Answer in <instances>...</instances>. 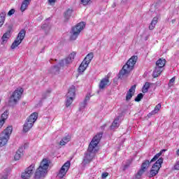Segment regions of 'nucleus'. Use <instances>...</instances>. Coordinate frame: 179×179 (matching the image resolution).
Here are the masks:
<instances>
[{
  "label": "nucleus",
  "mask_w": 179,
  "mask_h": 179,
  "mask_svg": "<svg viewBox=\"0 0 179 179\" xmlns=\"http://www.w3.org/2000/svg\"><path fill=\"white\" fill-rule=\"evenodd\" d=\"M41 29L44 30L45 33L47 34L48 31H50L51 27L50 26V24L45 23L42 25Z\"/></svg>",
  "instance_id": "c756f323"
},
{
  "label": "nucleus",
  "mask_w": 179,
  "mask_h": 179,
  "mask_svg": "<svg viewBox=\"0 0 179 179\" xmlns=\"http://www.w3.org/2000/svg\"><path fill=\"white\" fill-rule=\"evenodd\" d=\"M50 166V163L48 162V159H44L41 162L40 166L36 169L34 178L35 179H41L45 177V174H47V170H48V167Z\"/></svg>",
  "instance_id": "7ed1b4c3"
},
{
  "label": "nucleus",
  "mask_w": 179,
  "mask_h": 179,
  "mask_svg": "<svg viewBox=\"0 0 179 179\" xmlns=\"http://www.w3.org/2000/svg\"><path fill=\"white\" fill-rule=\"evenodd\" d=\"M13 129V128L12 126H9L0 134V148L5 146V145L8 143V141H9V138H10V135L12 134Z\"/></svg>",
  "instance_id": "39448f33"
},
{
  "label": "nucleus",
  "mask_w": 179,
  "mask_h": 179,
  "mask_svg": "<svg viewBox=\"0 0 179 179\" xmlns=\"http://www.w3.org/2000/svg\"><path fill=\"white\" fill-rule=\"evenodd\" d=\"M149 87H150V83L148 82L145 83L142 89L143 93H148V91L149 90Z\"/></svg>",
  "instance_id": "2f4dec72"
},
{
  "label": "nucleus",
  "mask_w": 179,
  "mask_h": 179,
  "mask_svg": "<svg viewBox=\"0 0 179 179\" xmlns=\"http://www.w3.org/2000/svg\"><path fill=\"white\" fill-rule=\"evenodd\" d=\"M86 24L83 22H81L77 24L75 27H73L71 29V40H76L78 38V36L80 34V31H82L83 29H85Z\"/></svg>",
  "instance_id": "6e6552de"
},
{
  "label": "nucleus",
  "mask_w": 179,
  "mask_h": 179,
  "mask_svg": "<svg viewBox=\"0 0 179 179\" xmlns=\"http://www.w3.org/2000/svg\"><path fill=\"white\" fill-rule=\"evenodd\" d=\"M76 56V53L75 52H73L71 53L69 57H67L66 59H64V64L65 65H69V64H71L72 61L75 59V57Z\"/></svg>",
  "instance_id": "2eb2a0df"
},
{
  "label": "nucleus",
  "mask_w": 179,
  "mask_h": 179,
  "mask_svg": "<svg viewBox=\"0 0 179 179\" xmlns=\"http://www.w3.org/2000/svg\"><path fill=\"white\" fill-rule=\"evenodd\" d=\"M25 36H26V31L24 29H22L19 32V34L16 38V40H15L14 42L12 43L11 49L15 50V48H16V47H19V45H20V44H22V42L24 39Z\"/></svg>",
  "instance_id": "1a4fd4ad"
},
{
  "label": "nucleus",
  "mask_w": 179,
  "mask_h": 179,
  "mask_svg": "<svg viewBox=\"0 0 179 179\" xmlns=\"http://www.w3.org/2000/svg\"><path fill=\"white\" fill-rule=\"evenodd\" d=\"M52 69L55 72H59V71L61 69V67L59 65L57 64L53 66Z\"/></svg>",
  "instance_id": "4c0bfd02"
},
{
  "label": "nucleus",
  "mask_w": 179,
  "mask_h": 179,
  "mask_svg": "<svg viewBox=\"0 0 179 179\" xmlns=\"http://www.w3.org/2000/svg\"><path fill=\"white\" fill-rule=\"evenodd\" d=\"M35 165L34 164H31L28 168H27L24 171V172L22 173L21 174V178L22 179H29L31 176H33V173H34Z\"/></svg>",
  "instance_id": "9d476101"
},
{
  "label": "nucleus",
  "mask_w": 179,
  "mask_h": 179,
  "mask_svg": "<svg viewBox=\"0 0 179 179\" xmlns=\"http://www.w3.org/2000/svg\"><path fill=\"white\" fill-rule=\"evenodd\" d=\"M155 114H156L155 113H153V110L151 111L148 115V117H152V115H155Z\"/></svg>",
  "instance_id": "8fccbe9b"
},
{
  "label": "nucleus",
  "mask_w": 179,
  "mask_h": 179,
  "mask_svg": "<svg viewBox=\"0 0 179 179\" xmlns=\"http://www.w3.org/2000/svg\"><path fill=\"white\" fill-rule=\"evenodd\" d=\"M93 53L88 54L84 59L83 62H86L88 65L92 62V59H93Z\"/></svg>",
  "instance_id": "c85d7f7f"
},
{
  "label": "nucleus",
  "mask_w": 179,
  "mask_h": 179,
  "mask_svg": "<svg viewBox=\"0 0 179 179\" xmlns=\"http://www.w3.org/2000/svg\"><path fill=\"white\" fill-rule=\"evenodd\" d=\"M117 6V4L115 3H113L112 5V8H115Z\"/></svg>",
  "instance_id": "864d4df0"
},
{
  "label": "nucleus",
  "mask_w": 179,
  "mask_h": 179,
  "mask_svg": "<svg viewBox=\"0 0 179 179\" xmlns=\"http://www.w3.org/2000/svg\"><path fill=\"white\" fill-rule=\"evenodd\" d=\"M37 118H38V113L34 112L29 117H27V121L24 124L23 131L24 132H29V129L33 128V125L37 121Z\"/></svg>",
  "instance_id": "20e7f679"
},
{
  "label": "nucleus",
  "mask_w": 179,
  "mask_h": 179,
  "mask_svg": "<svg viewBox=\"0 0 179 179\" xmlns=\"http://www.w3.org/2000/svg\"><path fill=\"white\" fill-rule=\"evenodd\" d=\"M176 82V78L173 77L170 80H169V85H171V83H174Z\"/></svg>",
  "instance_id": "09e8293b"
},
{
  "label": "nucleus",
  "mask_w": 179,
  "mask_h": 179,
  "mask_svg": "<svg viewBox=\"0 0 179 179\" xmlns=\"http://www.w3.org/2000/svg\"><path fill=\"white\" fill-rule=\"evenodd\" d=\"M81 3L83 5H89V3H90V0H81Z\"/></svg>",
  "instance_id": "79ce46f5"
},
{
  "label": "nucleus",
  "mask_w": 179,
  "mask_h": 179,
  "mask_svg": "<svg viewBox=\"0 0 179 179\" xmlns=\"http://www.w3.org/2000/svg\"><path fill=\"white\" fill-rule=\"evenodd\" d=\"M8 115H9V113L8 110H6L2 115H1V120H3L4 121H6L8 119Z\"/></svg>",
  "instance_id": "c9c22d12"
},
{
  "label": "nucleus",
  "mask_w": 179,
  "mask_h": 179,
  "mask_svg": "<svg viewBox=\"0 0 179 179\" xmlns=\"http://www.w3.org/2000/svg\"><path fill=\"white\" fill-rule=\"evenodd\" d=\"M0 103H1V99H0Z\"/></svg>",
  "instance_id": "4d7b16f0"
},
{
  "label": "nucleus",
  "mask_w": 179,
  "mask_h": 179,
  "mask_svg": "<svg viewBox=\"0 0 179 179\" xmlns=\"http://www.w3.org/2000/svg\"><path fill=\"white\" fill-rule=\"evenodd\" d=\"M89 66V64L86 62H83L80 64V66L78 67V73H83L84 71H86V68Z\"/></svg>",
  "instance_id": "aec40b11"
},
{
  "label": "nucleus",
  "mask_w": 179,
  "mask_h": 179,
  "mask_svg": "<svg viewBox=\"0 0 179 179\" xmlns=\"http://www.w3.org/2000/svg\"><path fill=\"white\" fill-rule=\"evenodd\" d=\"M160 108H162V104L158 103L152 110V113H155V114H157V113L160 111Z\"/></svg>",
  "instance_id": "f704fd0d"
},
{
  "label": "nucleus",
  "mask_w": 179,
  "mask_h": 179,
  "mask_svg": "<svg viewBox=\"0 0 179 179\" xmlns=\"http://www.w3.org/2000/svg\"><path fill=\"white\" fill-rule=\"evenodd\" d=\"M15 12H16V10H15V8H12L11 10H10L8 13V16H12V15H15Z\"/></svg>",
  "instance_id": "ea45409f"
},
{
  "label": "nucleus",
  "mask_w": 179,
  "mask_h": 179,
  "mask_svg": "<svg viewBox=\"0 0 179 179\" xmlns=\"http://www.w3.org/2000/svg\"><path fill=\"white\" fill-rule=\"evenodd\" d=\"M9 37H10V34L9 31H6L1 37V44H6L8 43V40H9Z\"/></svg>",
  "instance_id": "6ab92c4d"
},
{
  "label": "nucleus",
  "mask_w": 179,
  "mask_h": 179,
  "mask_svg": "<svg viewBox=\"0 0 179 179\" xmlns=\"http://www.w3.org/2000/svg\"><path fill=\"white\" fill-rule=\"evenodd\" d=\"M127 2V0H122V3H125Z\"/></svg>",
  "instance_id": "6e6d98bb"
},
{
  "label": "nucleus",
  "mask_w": 179,
  "mask_h": 179,
  "mask_svg": "<svg viewBox=\"0 0 179 179\" xmlns=\"http://www.w3.org/2000/svg\"><path fill=\"white\" fill-rule=\"evenodd\" d=\"M71 141V136L67 135L64 136L59 142L60 146H65Z\"/></svg>",
  "instance_id": "412c9836"
},
{
  "label": "nucleus",
  "mask_w": 179,
  "mask_h": 179,
  "mask_svg": "<svg viewBox=\"0 0 179 179\" xmlns=\"http://www.w3.org/2000/svg\"><path fill=\"white\" fill-rule=\"evenodd\" d=\"M138 61V56H132L127 62L123 66L122 70L119 72V79H123L128 76L129 73H131V71L134 69L135 64Z\"/></svg>",
  "instance_id": "f03ea898"
},
{
  "label": "nucleus",
  "mask_w": 179,
  "mask_h": 179,
  "mask_svg": "<svg viewBox=\"0 0 179 179\" xmlns=\"http://www.w3.org/2000/svg\"><path fill=\"white\" fill-rule=\"evenodd\" d=\"M150 163L152 162H150V161L148 159L144 160L141 166V169H143L144 170L147 171L148 169H149V166H150Z\"/></svg>",
  "instance_id": "393cba45"
},
{
  "label": "nucleus",
  "mask_w": 179,
  "mask_h": 179,
  "mask_svg": "<svg viewBox=\"0 0 179 179\" xmlns=\"http://www.w3.org/2000/svg\"><path fill=\"white\" fill-rule=\"evenodd\" d=\"M136 89V85H134L131 87V88L129 90V91L127 93L126 95V101H129L131 99H132V96L134 94H135V90Z\"/></svg>",
  "instance_id": "ddd939ff"
},
{
  "label": "nucleus",
  "mask_w": 179,
  "mask_h": 179,
  "mask_svg": "<svg viewBox=\"0 0 179 179\" xmlns=\"http://www.w3.org/2000/svg\"><path fill=\"white\" fill-rule=\"evenodd\" d=\"M57 0H48L49 3H54Z\"/></svg>",
  "instance_id": "603ef678"
},
{
  "label": "nucleus",
  "mask_w": 179,
  "mask_h": 179,
  "mask_svg": "<svg viewBox=\"0 0 179 179\" xmlns=\"http://www.w3.org/2000/svg\"><path fill=\"white\" fill-rule=\"evenodd\" d=\"M171 22L173 24L176 23V19L172 20Z\"/></svg>",
  "instance_id": "5fc2aeb1"
},
{
  "label": "nucleus",
  "mask_w": 179,
  "mask_h": 179,
  "mask_svg": "<svg viewBox=\"0 0 179 179\" xmlns=\"http://www.w3.org/2000/svg\"><path fill=\"white\" fill-rule=\"evenodd\" d=\"M162 164H163V157H160L156 162L152 165L151 169L150 170L149 178L156 177L159 174V171L162 168Z\"/></svg>",
  "instance_id": "0eeeda50"
},
{
  "label": "nucleus",
  "mask_w": 179,
  "mask_h": 179,
  "mask_svg": "<svg viewBox=\"0 0 179 179\" xmlns=\"http://www.w3.org/2000/svg\"><path fill=\"white\" fill-rule=\"evenodd\" d=\"M157 22H159V17H154L149 26V29L153 30V29H155L156 27V24H157Z\"/></svg>",
  "instance_id": "4be33fe9"
},
{
  "label": "nucleus",
  "mask_w": 179,
  "mask_h": 179,
  "mask_svg": "<svg viewBox=\"0 0 179 179\" xmlns=\"http://www.w3.org/2000/svg\"><path fill=\"white\" fill-rule=\"evenodd\" d=\"M101 138H103V133H99L92 138L89 145L87 152L85 153L83 159L84 164H88V163H90V162L93 160L94 155H96V152H97L96 147L100 143V139H101Z\"/></svg>",
  "instance_id": "f257e3e1"
},
{
  "label": "nucleus",
  "mask_w": 179,
  "mask_h": 179,
  "mask_svg": "<svg viewBox=\"0 0 179 179\" xmlns=\"http://www.w3.org/2000/svg\"><path fill=\"white\" fill-rule=\"evenodd\" d=\"M73 13V9L72 8H69L64 12V15L65 22H68V20L71 19V17L72 16Z\"/></svg>",
  "instance_id": "dca6fc26"
},
{
  "label": "nucleus",
  "mask_w": 179,
  "mask_h": 179,
  "mask_svg": "<svg viewBox=\"0 0 179 179\" xmlns=\"http://www.w3.org/2000/svg\"><path fill=\"white\" fill-rule=\"evenodd\" d=\"M129 164H131V162H129V164H127L126 165H124V170H127V169H128V167H129Z\"/></svg>",
  "instance_id": "3c124183"
},
{
  "label": "nucleus",
  "mask_w": 179,
  "mask_h": 179,
  "mask_svg": "<svg viewBox=\"0 0 179 179\" xmlns=\"http://www.w3.org/2000/svg\"><path fill=\"white\" fill-rule=\"evenodd\" d=\"M166 65V59H159L156 62V66L163 68Z\"/></svg>",
  "instance_id": "bb28decb"
},
{
  "label": "nucleus",
  "mask_w": 179,
  "mask_h": 179,
  "mask_svg": "<svg viewBox=\"0 0 179 179\" xmlns=\"http://www.w3.org/2000/svg\"><path fill=\"white\" fill-rule=\"evenodd\" d=\"M167 150H162L159 153L156 154L154 157L150 160V163H153L155 162H156V160H157V159H159V157H160L162 156V155H163L164 152H166Z\"/></svg>",
  "instance_id": "a878e982"
},
{
  "label": "nucleus",
  "mask_w": 179,
  "mask_h": 179,
  "mask_svg": "<svg viewBox=\"0 0 179 179\" xmlns=\"http://www.w3.org/2000/svg\"><path fill=\"white\" fill-rule=\"evenodd\" d=\"M142 99H143V94L140 93L137 95V96L135 98L134 101L139 102L141 101V100H142Z\"/></svg>",
  "instance_id": "e433bc0d"
},
{
  "label": "nucleus",
  "mask_w": 179,
  "mask_h": 179,
  "mask_svg": "<svg viewBox=\"0 0 179 179\" xmlns=\"http://www.w3.org/2000/svg\"><path fill=\"white\" fill-rule=\"evenodd\" d=\"M174 169L175 170H179V160L174 165Z\"/></svg>",
  "instance_id": "a18cd8bd"
},
{
  "label": "nucleus",
  "mask_w": 179,
  "mask_h": 179,
  "mask_svg": "<svg viewBox=\"0 0 179 179\" xmlns=\"http://www.w3.org/2000/svg\"><path fill=\"white\" fill-rule=\"evenodd\" d=\"M23 88H17L10 96L8 103L10 106H16L17 104V101L20 100V97H22V94H23Z\"/></svg>",
  "instance_id": "423d86ee"
},
{
  "label": "nucleus",
  "mask_w": 179,
  "mask_h": 179,
  "mask_svg": "<svg viewBox=\"0 0 179 179\" xmlns=\"http://www.w3.org/2000/svg\"><path fill=\"white\" fill-rule=\"evenodd\" d=\"M108 83H110V80H108V78H103L99 85V87L100 90H103L106 89V86H108Z\"/></svg>",
  "instance_id": "4468645a"
},
{
  "label": "nucleus",
  "mask_w": 179,
  "mask_h": 179,
  "mask_svg": "<svg viewBox=\"0 0 179 179\" xmlns=\"http://www.w3.org/2000/svg\"><path fill=\"white\" fill-rule=\"evenodd\" d=\"M118 127H120V117H116L110 126V129H115Z\"/></svg>",
  "instance_id": "b1692460"
},
{
  "label": "nucleus",
  "mask_w": 179,
  "mask_h": 179,
  "mask_svg": "<svg viewBox=\"0 0 179 179\" xmlns=\"http://www.w3.org/2000/svg\"><path fill=\"white\" fill-rule=\"evenodd\" d=\"M72 103H73V98H72V96H66V107H69Z\"/></svg>",
  "instance_id": "7c9ffc66"
},
{
  "label": "nucleus",
  "mask_w": 179,
  "mask_h": 179,
  "mask_svg": "<svg viewBox=\"0 0 179 179\" xmlns=\"http://www.w3.org/2000/svg\"><path fill=\"white\" fill-rule=\"evenodd\" d=\"M86 106H87V103L85 102V101L80 103V110H83V108H85L86 107Z\"/></svg>",
  "instance_id": "58836bf2"
},
{
  "label": "nucleus",
  "mask_w": 179,
  "mask_h": 179,
  "mask_svg": "<svg viewBox=\"0 0 179 179\" xmlns=\"http://www.w3.org/2000/svg\"><path fill=\"white\" fill-rule=\"evenodd\" d=\"M57 65H59V66L60 68H62V66H64L65 65V61L64 60H60V62H59V64Z\"/></svg>",
  "instance_id": "37998d69"
},
{
  "label": "nucleus",
  "mask_w": 179,
  "mask_h": 179,
  "mask_svg": "<svg viewBox=\"0 0 179 179\" xmlns=\"http://www.w3.org/2000/svg\"><path fill=\"white\" fill-rule=\"evenodd\" d=\"M101 177L103 179L107 178V177H108V173H107V172L103 173L101 175Z\"/></svg>",
  "instance_id": "c03bdc74"
},
{
  "label": "nucleus",
  "mask_w": 179,
  "mask_h": 179,
  "mask_svg": "<svg viewBox=\"0 0 179 179\" xmlns=\"http://www.w3.org/2000/svg\"><path fill=\"white\" fill-rule=\"evenodd\" d=\"M6 16V13L5 11L2 12L0 14V27H2V26H3V24L5 23Z\"/></svg>",
  "instance_id": "cd10ccee"
},
{
  "label": "nucleus",
  "mask_w": 179,
  "mask_h": 179,
  "mask_svg": "<svg viewBox=\"0 0 179 179\" xmlns=\"http://www.w3.org/2000/svg\"><path fill=\"white\" fill-rule=\"evenodd\" d=\"M31 0H24L22 3L20 10L21 12H24L27 9V6L30 5V1Z\"/></svg>",
  "instance_id": "a211bd4d"
},
{
  "label": "nucleus",
  "mask_w": 179,
  "mask_h": 179,
  "mask_svg": "<svg viewBox=\"0 0 179 179\" xmlns=\"http://www.w3.org/2000/svg\"><path fill=\"white\" fill-rule=\"evenodd\" d=\"M52 90L51 88H48L45 92H43L42 94V99H47V96H48V94H50V93H51Z\"/></svg>",
  "instance_id": "72a5a7b5"
},
{
  "label": "nucleus",
  "mask_w": 179,
  "mask_h": 179,
  "mask_svg": "<svg viewBox=\"0 0 179 179\" xmlns=\"http://www.w3.org/2000/svg\"><path fill=\"white\" fill-rule=\"evenodd\" d=\"M145 171H146L145 169L141 167L140 170L136 175V178H140V177L143 175V173H145Z\"/></svg>",
  "instance_id": "473e14b6"
},
{
  "label": "nucleus",
  "mask_w": 179,
  "mask_h": 179,
  "mask_svg": "<svg viewBox=\"0 0 179 179\" xmlns=\"http://www.w3.org/2000/svg\"><path fill=\"white\" fill-rule=\"evenodd\" d=\"M163 72V68L156 66L155 69L153 71L154 78H157L160 73Z\"/></svg>",
  "instance_id": "5701e85b"
},
{
  "label": "nucleus",
  "mask_w": 179,
  "mask_h": 179,
  "mask_svg": "<svg viewBox=\"0 0 179 179\" xmlns=\"http://www.w3.org/2000/svg\"><path fill=\"white\" fill-rule=\"evenodd\" d=\"M71 167V162L67 161L62 166V168L59 170V172L58 173V177L59 178H64V176H66V173H68V171L69 170V168Z\"/></svg>",
  "instance_id": "9b49d317"
},
{
  "label": "nucleus",
  "mask_w": 179,
  "mask_h": 179,
  "mask_svg": "<svg viewBox=\"0 0 179 179\" xmlns=\"http://www.w3.org/2000/svg\"><path fill=\"white\" fill-rule=\"evenodd\" d=\"M90 100V96L87 95V96H85V99L84 101H85V103H87V101H89Z\"/></svg>",
  "instance_id": "49530a36"
},
{
  "label": "nucleus",
  "mask_w": 179,
  "mask_h": 179,
  "mask_svg": "<svg viewBox=\"0 0 179 179\" xmlns=\"http://www.w3.org/2000/svg\"><path fill=\"white\" fill-rule=\"evenodd\" d=\"M29 146L28 144H24L19 148L18 150H17L16 154L15 155L14 159L15 160H20V157L23 156V150L26 149Z\"/></svg>",
  "instance_id": "f8f14e48"
},
{
  "label": "nucleus",
  "mask_w": 179,
  "mask_h": 179,
  "mask_svg": "<svg viewBox=\"0 0 179 179\" xmlns=\"http://www.w3.org/2000/svg\"><path fill=\"white\" fill-rule=\"evenodd\" d=\"M6 26L8 28V31H9L10 34V32L12 31L13 25L12 24H6Z\"/></svg>",
  "instance_id": "a19ab883"
},
{
  "label": "nucleus",
  "mask_w": 179,
  "mask_h": 179,
  "mask_svg": "<svg viewBox=\"0 0 179 179\" xmlns=\"http://www.w3.org/2000/svg\"><path fill=\"white\" fill-rule=\"evenodd\" d=\"M76 90L75 88V86H71L69 89V92L66 95V97H75V93H76Z\"/></svg>",
  "instance_id": "f3484780"
},
{
  "label": "nucleus",
  "mask_w": 179,
  "mask_h": 179,
  "mask_svg": "<svg viewBox=\"0 0 179 179\" xmlns=\"http://www.w3.org/2000/svg\"><path fill=\"white\" fill-rule=\"evenodd\" d=\"M3 124H5V120H0V128H2L3 127Z\"/></svg>",
  "instance_id": "de8ad7c7"
}]
</instances>
